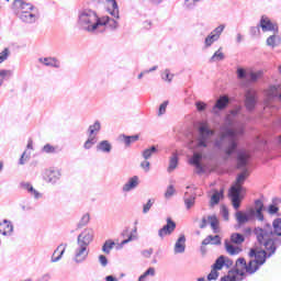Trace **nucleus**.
<instances>
[{"instance_id":"nucleus-3","label":"nucleus","mask_w":281,"mask_h":281,"mask_svg":"<svg viewBox=\"0 0 281 281\" xmlns=\"http://www.w3.org/2000/svg\"><path fill=\"white\" fill-rule=\"evenodd\" d=\"M267 250L262 248H251L248 252L249 258H255L250 259L248 261V273L249 276H254L256 271L267 262V258H271L276 251H278V247H266Z\"/></svg>"},{"instance_id":"nucleus-61","label":"nucleus","mask_w":281,"mask_h":281,"mask_svg":"<svg viewBox=\"0 0 281 281\" xmlns=\"http://www.w3.org/2000/svg\"><path fill=\"white\" fill-rule=\"evenodd\" d=\"M166 109H168V101H165L160 104L158 115H164L166 113Z\"/></svg>"},{"instance_id":"nucleus-47","label":"nucleus","mask_w":281,"mask_h":281,"mask_svg":"<svg viewBox=\"0 0 281 281\" xmlns=\"http://www.w3.org/2000/svg\"><path fill=\"white\" fill-rule=\"evenodd\" d=\"M224 31H225V24H221L211 32V35L218 41V38H221V34H223Z\"/></svg>"},{"instance_id":"nucleus-38","label":"nucleus","mask_w":281,"mask_h":281,"mask_svg":"<svg viewBox=\"0 0 281 281\" xmlns=\"http://www.w3.org/2000/svg\"><path fill=\"white\" fill-rule=\"evenodd\" d=\"M195 201H196V196L190 195L188 198V192L184 193V204L187 210H191L192 207H194Z\"/></svg>"},{"instance_id":"nucleus-17","label":"nucleus","mask_w":281,"mask_h":281,"mask_svg":"<svg viewBox=\"0 0 281 281\" xmlns=\"http://www.w3.org/2000/svg\"><path fill=\"white\" fill-rule=\"evenodd\" d=\"M259 27H261L262 32H278V26H274L267 15L261 16Z\"/></svg>"},{"instance_id":"nucleus-5","label":"nucleus","mask_w":281,"mask_h":281,"mask_svg":"<svg viewBox=\"0 0 281 281\" xmlns=\"http://www.w3.org/2000/svg\"><path fill=\"white\" fill-rule=\"evenodd\" d=\"M265 210V203H262V200H256L255 201V209H250L247 213L243 211H237L235 213V218L238 223V225H245V223H249V221H254V218H257V221H265V215L262 214V211Z\"/></svg>"},{"instance_id":"nucleus-63","label":"nucleus","mask_w":281,"mask_h":281,"mask_svg":"<svg viewBox=\"0 0 281 281\" xmlns=\"http://www.w3.org/2000/svg\"><path fill=\"white\" fill-rule=\"evenodd\" d=\"M172 194H175V186L171 184L167 188L165 196H166V199H170V196H172Z\"/></svg>"},{"instance_id":"nucleus-39","label":"nucleus","mask_w":281,"mask_h":281,"mask_svg":"<svg viewBox=\"0 0 281 281\" xmlns=\"http://www.w3.org/2000/svg\"><path fill=\"white\" fill-rule=\"evenodd\" d=\"M217 271H222L225 267V255H221L215 262L212 265Z\"/></svg>"},{"instance_id":"nucleus-34","label":"nucleus","mask_w":281,"mask_h":281,"mask_svg":"<svg viewBox=\"0 0 281 281\" xmlns=\"http://www.w3.org/2000/svg\"><path fill=\"white\" fill-rule=\"evenodd\" d=\"M98 144V136L88 135L87 140L83 143L85 150H91Z\"/></svg>"},{"instance_id":"nucleus-1","label":"nucleus","mask_w":281,"mask_h":281,"mask_svg":"<svg viewBox=\"0 0 281 281\" xmlns=\"http://www.w3.org/2000/svg\"><path fill=\"white\" fill-rule=\"evenodd\" d=\"M245 135V127L240 126L237 130L227 127L225 133H222L215 140V148L222 150L226 157H232L238 150V137Z\"/></svg>"},{"instance_id":"nucleus-16","label":"nucleus","mask_w":281,"mask_h":281,"mask_svg":"<svg viewBox=\"0 0 281 281\" xmlns=\"http://www.w3.org/2000/svg\"><path fill=\"white\" fill-rule=\"evenodd\" d=\"M13 9L21 14V12H30L34 10V5L32 3H27L23 0H14L13 1Z\"/></svg>"},{"instance_id":"nucleus-11","label":"nucleus","mask_w":281,"mask_h":281,"mask_svg":"<svg viewBox=\"0 0 281 281\" xmlns=\"http://www.w3.org/2000/svg\"><path fill=\"white\" fill-rule=\"evenodd\" d=\"M240 187H232L228 193V196L231 198V201L233 203L234 210L240 209Z\"/></svg>"},{"instance_id":"nucleus-43","label":"nucleus","mask_w":281,"mask_h":281,"mask_svg":"<svg viewBox=\"0 0 281 281\" xmlns=\"http://www.w3.org/2000/svg\"><path fill=\"white\" fill-rule=\"evenodd\" d=\"M218 41L212 33H210L204 40V49H210L211 45H214Z\"/></svg>"},{"instance_id":"nucleus-56","label":"nucleus","mask_w":281,"mask_h":281,"mask_svg":"<svg viewBox=\"0 0 281 281\" xmlns=\"http://www.w3.org/2000/svg\"><path fill=\"white\" fill-rule=\"evenodd\" d=\"M175 247H186V235H180L175 244Z\"/></svg>"},{"instance_id":"nucleus-19","label":"nucleus","mask_w":281,"mask_h":281,"mask_svg":"<svg viewBox=\"0 0 281 281\" xmlns=\"http://www.w3.org/2000/svg\"><path fill=\"white\" fill-rule=\"evenodd\" d=\"M19 18L23 23H36L38 20V15H36V13H32V11L20 12Z\"/></svg>"},{"instance_id":"nucleus-36","label":"nucleus","mask_w":281,"mask_h":281,"mask_svg":"<svg viewBox=\"0 0 281 281\" xmlns=\"http://www.w3.org/2000/svg\"><path fill=\"white\" fill-rule=\"evenodd\" d=\"M11 76H13L12 70L0 69V87H3V82L10 80Z\"/></svg>"},{"instance_id":"nucleus-45","label":"nucleus","mask_w":281,"mask_h":281,"mask_svg":"<svg viewBox=\"0 0 281 281\" xmlns=\"http://www.w3.org/2000/svg\"><path fill=\"white\" fill-rule=\"evenodd\" d=\"M155 153H157V147L151 146L150 148L143 150V158L145 160H148V159H150V157H153V155H155Z\"/></svg>"},{"instance_id":"nucleus-49","label":"nucleus","mask_w":281,"mask_h":281,"mask_svg":"<svg viewBox=\"0 0 281 281\" xmlns=\"http://www.w3.org/2000/svg\"><path fill=\"white\" fill-rule=\"evenodd\" d=\"M218 276H221L218 270L214 266H211V272L206 277L207 281L218 280Z\"/></svg>"},{"instance_id":"nucleus-51","label":"nucleus","mask_w":281,"mask_h":281,"mask_svg":"<svg viewBox=\"0 0 281 281\" xmlns=\"http://www.w3.org/2000/svg\"><path fill=\"white\" fill-rule=\"evenodd\" d=\"M272 227L274 228V233H277L278 236H281V216L273 220Z\"/></svg>"},{"instance_id":"nucleus-52","label":"nucleus","mask_w":281,"mask_h":281,"mask_svg":"<svg viewBox=\"0 0 281 281\" xmlns=\"http://www.w3.org/2000/svg\"><path fill=\"white\" fill-rule=\"evenodd\" d=\"M172 78H175V75L170 74V69H165V71L161 72V79L165 80V82H172Z\"/></svg>"},{"instance_id":"nucleus-20","label":"nucleus","mask_w":281,"mask_h":281,"mask_svg":"<svg viewBox=\"0 0 281 281\" xmlns=\"http://www.w3.org/2000/svg\"><path fill=\"white\" fill-rule=\"evenodd\" d=\"M20 188H22V190H26V192H29V194H31V196H34L35 199H41V196H43V194L34 189V187L30 182H21Z\"/></svg>"},{"instance_id":"nucleus-14","label":"nucleus","mask_w":281,"mask_h":281,"mask_svg":"<svg viewBox=\"0 0 281 281\" xmlns=\"http://www.w3.org/2000/svg\"><path fill=\"white\" fill-rule=\"evenodd\" d=\"M43 178L44 181H47V183H56L60 179V171L55 169H46Z\"/></svg>"},{"instance_id":"nucleus-10","label":"nucleus","mask_w":281,"mask_h":281,"mask_svg":"<svg viewBox=\"0 0 281 281\" xmlns=\"http://www.w3.org/2000/svg\"><path fill=\"white\" fill-rule=\"evenodd\" d=\"M175 229H177V223L172 218L167 217V224L158 231V236L159 238H165V236H170Z\"/></svg>"},{"instance_id":"nucleus-37","label":"nucleus","mask_w":281,"mask_h":281,"mask_svg":"<svg viewBox=\"0 0 281 281\" xmlns=\"http://www.w3.org/2000/svg\"><path fill=\"white\" fill-rule=\"evenodd\" d=\"M281 40L278 35H271L267 38V45L268 47H278L280 45Z\"/></svg>"},{"instance_id":"nucleus-48","label":"nucleus","mask_w":281,"mask_h":281,"mask_svg":"<svg viewBox=\"0 0 281 281\" xmlns=\"http://www.w3.org/2000/svg\"><path fill=\"white\" fill-rule=\"evenodd\" d=\"M202 159H203L202 154L194 153L193 156L191 157V159L189 160V164L191 166H196V165L201 164Z\"/></svg>"},{"instance_id":"nucleus-41","label":"nucleus","mask_w":281,"mask_h":281,"mask_svg":"<svg viewBox=\"0 0 281 281\" xmlns=\"http://www.w3.org/2000/svg\"><path fill=\"white\" fill-rule=\"evenodd\" d=\"M121 137L123 138L125 146H131L132 144H135L137 139H139V135H132V136L122 135Z\"/></svg>"},{"instance_id":"nucleus-15","label":"nucleus","mask_w":281,"mask_h":281,"mask_svg":"<svg viewBox=\"0 0 281 281\" xmlns=\"http://www.w3.org/2000/svg\"><path fill=\"white\" fill-rule=\"evenodd\" d=\"M89 256V249L87 247H79L75 250V257L74 261L76 265H81V262H85Z\"/></svg>"},{"instance_id":"nucleus-2","label":"nucleus","mask_w":281,"mask_h":281,"mask_svg":"<svg viewBox=\"0 0 281 281\" xmlns=\"http://www.w3.org/2000/svg\"><path fill=\"white\" fill-rule=\"evenodd\" d=\"M77 24L83 32H89L90 34H95L104 22L98 16V12L89 7H83L78 11Z\"/></svg>"},{"instance_id":"nucleus-22","label":"nucleus","mask_w":281,"mask_h":281,"mask_svg":"<svg viewBox=\"0 0 281 281\" xmlns=\"http://www.w3.org/2000/svg\"><path fill=\"white\" fill-rule=\"evenodd\" d=\"M38 63H42L45 67H55V69L60 68V63L55 57H41L38 58Z\"/></svg>"},{"instance_id":"nucleus-18","label":"nucleus","mask_w":281,"mask_h":281,"mask_svg":"<svg viewBox=\"0 0 281 281\" xmlns=\"http://www.w3.org/2000/svg\"><path fill=\"white\" fill-rule=\"evenodd\" d=\"M244 240H245V235L239 233H233L231 235V241L229 239H225L224 247H234V245H240Z\"/></svg>"},{"instance_id":"nucleus-62","label":"nucleus","mask_w":281,"mask_h":281,"mask_svg":"<svg viewBox=\"0 0 281 281\" xmlns=\"http://www.w3.org/2000/svg\"><path fill=\"white\" fill-rule=\"evenodd\" d=\"M279 210L280 209L276 206V204H270L268 207V214H271V215L278 214Z\"/></svg>"},{"instance_id":"nucleus-42","label":"nucleus","mask_w":281,"mask_h":281,"mask_svg":"<svg viewBox=\"0 0 281 281\" xmlns=\"http://www.w3.org/2000/svg\"><path fill=\"white\" fill-rule=\"evenodd\" d=\"M110 4L112 7V11L110 12V14H112L114 19H120V8L117 7V1L110 0Z\"/></svg>"},{"instance_id":"nucleus-58","label":"nucleus","mask_w":281,"mask_h":281,"mask_svg":"<svg viewBox=\"0 0 281 281\" xmlns=\"http://www.w3.org/2000/svg\"><path fill=\"white\" fill-rule=\"evenodd\" d=\"M10 50L8 48H4L3 52L0 53V65L1 63H4V60H8Z\"/></svg>"},{"instance_id":"nucleus-26","label":"nucleus","mask_w":281,"mask_h":281,"mask_svg":"<svg viewBox=\"0 0 281 281\" xmlns=\"http://www.w3.org/2000/svg\"><path fill=\"white\" fill-rule=\"evenodd\" d=\"M98 153H104L105 155H109L111 150H113V145H111V142L109 140H101L97 145Z\"/></svg>"},{"instance_id":"nucleus-9","label":"nucleus","mask_w":281,"mask_h":281,"mask_svg":"<svg viewBox=\"0 0 281 281\" xmlns=\"http://www.w3.org/2000/svg\"><path fill=\"white\" fill-rule=\"evenodd\" d=\"M93 236H95L93 228L83 229V232L78 236L79 247H89V245L93 243Z\"/></svg>"},{"instance_id":"nucleus-25","label":"nucleus","mask_w":281,"mask_h":281,"mask_svg":"<svg viewBox=\"0 0 281 281\" xmlns=\"http://www.w3.org/2000/svg\"><path fill=\"white\" fill-rule=\"evenodd\" d=\"M247 177H249V171L244 169L236 178V184L233 188H240V192H243V184L247 181Z\"/></svg>"},{"instance_id":"nucleus-31","label":"nucleus","mask_w":281,"mask_h":281,"mask_svg":"<svg viewBox=\"0 0 281 281\" xmlns=\"http://www.w3.org/2000/svg\"><path fill=\"white\" fill-rule=\"evenodd\" d=\"M221 60H225V54L223 53V47H220L213 56L209 59V63H221Z\"/></svg>"},{"instance_id":"nucleus-4","label":"nucleus","mask_w":281,"mask_h":281,"mask_svg":"<svg viewBox=\"0 0 281 281\" xmlns=\"http://www.w3.org/2000/svg\"><path fill=\"white\" fill-rule=\"evenodd\" d=\"M254 234L261 247H277V236L280 235L276 233V228L271 224H266L263 227H256Z\"/></svg>"},{"instance_id":"nucleus-35","label":"nucleus","mask_w":281,"mask_h":281,"mask_svg":"<svg viewBox=\"0 0 281 281\" xmlns=\"http://www.w3.org/2000/svg\"><path fill=\"white\" fill-rule=\"evenodd\" d=\"M90 221H91V215H89V213L83 214L77 224V229H82V227H87Z\"/></svg>"},{"instance_id":"nucleus-60","label":"nucleus","mask_w":281,"mask_h":281,"mask_svg":"<svg viewBox=\"0 0 281 281\" xmlns=\"http://www.w3.org/2000/svg\"><path fill=\"white\" fill-rule=\"evenodd\" d=\"M195 106H196V110L200 112L205 111V109H207V104L203 101L195 102Z\"/></svg>"},{"instance_id":"nucleus-23","label":"nucleus","mask_w":281,"mask_h":281,"mask_svg":"<svg viewBox=\"0 0 281 281\" xmlns=\"http://www.w3.org/2000/svg\"><path fill=\"white\" fill-rule=\"evenodd\" d=\"M229 104V99L227 97H220L216 100L215 105L213 106V113H216V111H223L224 109H227V105Z\"/></svg>"},{"instance_id":"nucleus-24","label":"nucleus","mask_w":281,"mask_h":281,"mask_svg":"<svg viewBox=\"0 0 281 281\" xmlns=\"http://www.w3.org/2000/svg\"><path fill=\"white\" fill-rule=\"evenodd\" d=\"M13 229L14 226H12V223H10L8 220L0 222V234H2V236L12 234Z\"/></svg>"},{"instance_id":"nucleus-57","label":"nucleus","mask_w":281,"mask_h":281,"mask_svg":"<svg viewBox=\"0 0 281 281\" xmlns=\"http://www.w3.org/2000/svg\"><path fill=\"white\" fill-rule=\"evenodd\" d=\"M43 153H46V154H54L56 153V147L49 145V144H46L44 147H43Z\"/></svg>"},{"instance_id":"nucleus-28","label":"nucleus","mask_w":281,"mask_h":281,"mask_svg":"<svg viewBox=\"0 0 281 281\" xmlns=\"http://www.w3.org/2000/svg\"><path fill=\"white\" fill-rule=\"evenodd\" d=\"M102 130V124L100 121H95L92 125H89L87 135L98 137V134Z\"/></svg>"},{"instance_id":"nucleus-46","label":"nucleus","mask_w":281,"mask_h":281,"mask_svg":"<svg viewBox=\"0 0 281 281\" xmlns=\"http://www.w3.org/2000/svg\"><path fill=\"white\" fill-rule=\"evenodd\" d=\"M243 267V269H245L246 273H249V262L247 263V260L245 259V257H239L237 260H236V265L235 267Z\"/></svg>"},{"instance_id":"nucleus-12","label":"nucleus","mask_w":281,"mask_h":281,"mask_svg":"<svg viewBox=\"0 0 281 281\" xmlns=\"http://www.w3.org/2000/svg\"><path fill=\"white\" fill-rule=\"evenodd\" d=\"M238 276L240 278H245V271L238 269V267L234 266L228 273L221 278V281H237Z\"/></svg>"},{"instance_id":"nucleus-40","label":"nucleus","mask_w":281,"mask_h":281,"mask_svg":"<svg viewBox=\"0 0 281 281\" xmlns=\"http://www.w3.org/2000/svg\"><path fill=\"white\" fill-rule=\"evenodd\" d=\"M207 221H210L211 229L216 234L218 232V217L216 215H210Z\"/></svg>"},{"instance_id":"nucleus-32","label":"nucleus","mask_w":281,"mask_h":281,"mask_svg":"<svg viewBox=\"0 0 281 281\" xmlns=\"http://www.w3.org/2000/svg\"><path fill=\"white\" fill-rule=\"evenodd\" d=\"M65 255V248L57 247L50 258V262H59L63 260V256Z\"/></svg>"},{"instance_id":"nucleus-50","label":"nucleus","mask_w":281,"mask_h":281,"mask_svg":"<svg viewBox=\"0 0 281 281\" xmlns=\"http://www.w3.org/2000/svg\"><path fill=\"white\" fill-rule=\"evenodd\" d=\"M225 249L229 256H238L239 254H243V247H226Z\"/></svg>"},{"instance_id":"nucleus-55","label":"nucleus","mask_w":281,"mask_h":281,"mask_svg":"<svg viewBox=\"0 0 281 281\" xmlns=\"http://www.w3.org/2000/svg\"><path fill=\"white\" fill-rule=\"evenodd\" d=\"M249 75H247V70L245 68H238L237 69V78L239 80H245V78H248Z\"/></svg>"},{"instance_id":"nucleus-44","label":"nucleus","mask_w":281,"mask_h":281,"mask_svg":"<svg viewBox=\"0 0 281 281\" xmlns=\"http://www.w3.org/2000/svg\"><path fill=\"white\" fill-rule=\"evenodd\" d=\"M240 113V110H232L231 114L226 116L225 122L228 124V126H234V119Z\"/></svg>"},{"instance_id":"nucleus-59","label":"nucleus","mask_w":281,"mask_h":281,"mask_svg":"<svg viewBox=\"0 0 281 281\" xmlns=\"http://www.w3.org/2000/svg\"><path fill=\"white\" fill-rule=\"evenodd\" d=\"M195 7L196 2H193V0H184V8H187V10H194Z\"/></svg>"},{"instance_id":"nucleus-30","label":"nucleus","mask_w":281,"mask_h":281,"mask_svg":"<svg viewBox=\"0 0 281 281\" xmlns=\"http://www.w3.org/2000/svg\"><path fill=\"white\" fill-rule=\"evenodd\" d=\"M202 245L203 246L221 245V236H218V235H209L205 239H203Z\"/></svg>"},{"instance_id":"nucleus-6","label":"nucleus","mask_w":281,"mask_h":281,"mask_svg":"<svg viewBox=\"0 0 281 281\" xmlns=\"http://www.w3.org/2000/svg\"><path fill=\"white\" fill-rule=\"evenodd\" d=\"M121 238H123L121 241L120 239H108L102 247H124V245H128V243L137 240V227H135L131 233L128 232V228H125L121 233Z\"/></svg>"},{"instance_id":"nucleus-13","label":"nucleus","mask_w":281,"mask_h":281,"mask_svg":"<svg viewBox=\"0 0 281 281\" xmlns=\"http://www.w3.org/2000/svg\"><path fill=\"white\" fill-rule=\"evenodd\" d=\"M250 155L246 150H239L237 153V170H243V168H247V164H249Z\"/></svg>"},{"instance_id":"nucleus-64","label":"nucleus","mask_w":281,"mask_h":281,"mask_svg":"<svg viewBox=\"0 0 281 281\" xmlns=\"http://www.w3.org/2000/svg\"><path fill=\"white\" fill-rule=\"evenodd\" d=\"M250 35L251 36H259L260 35V25L250 27Z\"/></svg>"},{"instance_id":"nucleus-29","label":"nucleus","mask_w":281,"mask_h":281,"mask_svg":"<svg viewBox=\"0 0 281 281\" xmlns=\"http://www.w3.org/2000/svg\"><path fill=\"white\" fill-rule=\"evenodd\" d=\"M100 21L103 22L100 27H104V25H108L110 30H117V21H115L114 19H111L110 16H102Z\"/></svg>"},{"instance_id":"nucleus-8","label":"nucleus","mask_w":281,"mask_h":281,"mask_svg":"<svg viewBox=\"0 0 281 281\" xmlns=\"http://www.w3.org/2000/svg\"><path fill=\"white\" fill-rule=\"evenodd\" d=\"M258 104V92L254 89H249L245 93V106L248 113H251L256 110Z\"/></svg>"},{"instance_id":"nucleus-7","label":"nucleus","mask_w":281,"mask_h":281,"mask_svg":"<svg viewBox=\"0 0 281 281\" xmlns=\"http://www.w3.org/2000/svg\"><path fill=\"white\" fill-rule=\"evenodd\" d=\"M213 135L214 130H210L207 125H201L195 139L198 148H207V144H210V139H212Z\"/></svg>"},{"instance_id":"nucleus-21","label":"nucleus","mask_w":281,"mask_h":281,"mask_svg":"<svg viewBox=\"0 0 281 281\" xmlns=\"http://www.w3.org/2000/svg\"><path fill=\"white\" fill-rule=\"evenodd\" d=\"M139 186V177L134 176L128 179V181L123 186L122 190L123 192H131L132 190H135Z\"/></svg>"},{"instance_id":"nucleus-53","label":"nucleus","mask_w":281,"mask_h":281,"mask_svg":"<svg viewBox=\"0 0 281 281\" xmlns=\"http://www.w3.org/2000/svg\"><path fill=\"white\" fill-rule=\"evenodd\" d=\"M259 78H262V70H258L257 72L251 71L248 75V80L251 82H256Z\"/></svg>"},{"instance_id":"nucleus-33","label":"nucleus","mask_w":281,"mask_h":281,"mask_svg":"<svg viewBox=\"0 0 281 281\" xmlns=\"http://www.w3.org/2000/svg\"><path fill=\"white\" fill-rule=\"evenodd\" d=\"M221 199H223V190L221 191L215 190L211 196V201H210L211 207H214V205H218V203H221Z\"/></svg>"},{"instance_id":"nucleus-54","label":"nucleus","mask_w":281,"mask_h":281,"mask_svg":"<svg viewBox=\"0 0 281 281\" xmlns=\"http://www.w3.org/2000/svg\"><path fill=\"white\" fill-rule=\"evenodd\" d=\"M153 205H155V199H149L147 203L143 205V214H148Z\"/></svg>"},{"instance_id":"nucleus-27","label":"nucleus","mask_w":281,"mask_h":281,"mask_svg":"<svg viewBox=\"0 0 281 281\" xmlns=\"http://www.w3.org/2000/svg\"><path fill=\"white\" fill-rule=\"evenodd\" d=\"M177 166H179V154H177V151H173L171 157L169 158V166L167 168V171L173 172V170H177Z\"/></svg>"}]
</instances>
